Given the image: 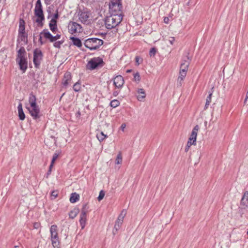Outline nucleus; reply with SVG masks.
I'll return each instance as SVG.
<instances>
[{
  "mask_svg": "<svg viewBox=\"0 0 248 248\" xmlns=\"http://www.w3.org/2000/svg\"><path fill=\"white\" fill-rule=\"evenodd\" d=\"M26 108L34 120H38L40 117V110L36 103V98L32 93L29 95V104L26 105Z\"/></svg>",
  "mask_w": 248,
  "mask_h": 248,
  "instance_id": "1",
  "label": "nucleus"
},
{
  "mask_svg": "<svg viewBox=\"0 0 248 248\" xmlns=\"http://www.w3.org/2000/svg\"><path fill=\"white\" fill-rule=\"evenodd\" d=\"M123 18V15L111 14L105 19L106 27L109 30L115 28L121 22Z\"/></svg>",
  "mask_w": 248,
  "mask_h": 248,
  "instance_id": "2",
  "label": "nucleus"
},
{
  "mask_svg": "<svg viewBox=\"0 0 248 248\" xmlns=\"http://www.w3.org/2000/svg\"><path fill=\"white\" fill-rule=\"evenodd\" d=\"M26 54L25 48L23 47L20 48L17 51V56L16 59V62L19 66L20 69L23 73H25L28 67L27 59L25 57Z\"/></svg>",
  "mask_w": 248,
  "mask_h": 248,
  "instance_id": "3",
  "label": "nucleus"
},
{
  "mask_svg": "<svg viewBox=\"0 0 248 248\" xmlns=\"http://www.w3.org/2000/svg\"><path fill=\"white\" fill-rule=\"evenodd\" d=\"M34 13L35 16L37 17L35 22L38 26L42 27L43 25V22L45 20V16L43 14L41 0H37L35 5Z\"/></svg>",
  "mask_w": 248,
  "mask_h": 248,
  "instance_id": "4",
  "label": "nucleus"
},
{
  "mask_svg": "<svg viewBox=\"0 0 248 248\" xmlns=\"http://www.w3.org/2000/svg\"><path fill=\"white\" fill-rule=\"evenodd\" d=\"M103 41L97 38H89L85 40L84 46L91 50H96L103 44Z\"/></svg>",
  "mask_w": 248,
  "mask_h": 248,
  "instance_id": "5",
  "label": "nucleus"
},
{
  "mask_svg": "<svg viewBox=\"0 0 248 248\" xmlns=\"http://www.w3.org/2000/svg\"><path fill=\"white\" fill-rule=\"evenodd\" d=\"M105 64L102 58L100 57L92 58L87 63L86 68L90 70H93L102 67Z\"/></svg>",
  "mask_w": 248,
  "mask_h": 248,
  "instance_id": "6",
  "label": "nucleus"
},
{
  "mask_svg": "<svg viewBox=\"0 0 248 248\" xmlns=\"http://www.w3.org/2000/svg\"><path fill=\"white\" fill-rule=\"evenodd\" d=\"M109 9L111 14L123 15L121 0H112L109 3Z\"/></svg>",
  "mask_w": 248,
  "mask_h": 248,
  "instance_id": "7",
  "label": "nucleus"
},
{
  "mask_svg": "<svg viewBox=\"0 0 248 248\" xmlns=\"http://www.w3.org/2000/svg\"><path fill=\"white\" fill-rule=\"evenodd\" d=\"M79 20L83 24L86 25L90 24L92 22L91 14L87 11H79L78 13Z\"/></svg>",
  "mask_w": 248,
  "mask_h": 248,
  "instance_id": "8",
  "label": "nucleus"
},
{
  "mask_svg": "<svg viewBox=\"0 0 248 248\" xmlns=\"http://www.w3.org/2000/svg\"><path fill=\"white\" fill-rule=\"evenodd\" d=\"M68 31L70 33L73 34L82 32L83 29L81 25L76 22L70 21L68 26Z\"/></svg>",
  "mask_w": 248,
  "mask_h": 248,
  "instance_id": "9",
  "label": "nucleus"
},
{
  "mask_svg": "<svg viewBox=\"0 0 248 248\" xmlns=\"http://www.w3.org/2000/svg\"><path fill=\"white\" fill-rule=\"evenodd\" d=\"M43 57V55L40 49L36 48L34 50L33 62L35 68H38L39 67Z\"/></svg>",
  "mask_w": 248,
  "mask_h": 248,
  "instance_id": "10",
  "label": "nucleus"
},
{
  "mask_svg": "<svg viewBox=\"0 0 248 248\" xmlns=\"http://www.w3.org/2000/svg\"><path fill=\"white\" fill-rule=\"evenodd\" d=\"M126 215V211L124 210H123L121 214L118 216L116 222L115 224L113 230V233L114 235L116 234L117 231L120 229L121 227L123 221Z\"/></svg>",
  "mask_w": 248,
  "mask_h": 248,
  "instance_id": "11",
  "label": "nucleus"
},
{
  "mask_svg": "<svg viewBox=\"0 0 248 248\" xmlns=\"http://www.w3.org/2000/svg\"><path fill=\"white\" fill-rule=\"evenodd\" d=\"M113 84L118 89H121L124 83L123 77L121 75L116 76L113 79Z\"/></svg>",
  "mask_w": 248,
  "mask_h": 248,
  "instance_id": "12",
  "label": "nucleus"
},
{
  "mask_svg": "<svg viewBox=\"0 0 248 248\" xmlns=\"http://www.w3.org/2000/svg\"><path fill=\"white\" fill-rule=\"evenodd\" d=\"M41 33H43L44 37L46 39H49L51 42H55L61 38V35L59 34L53 36L47 30H44Z\"/></svg>",
  "mask_w": 248,
  "mask_h": 248,
  "instance_id": "13",
  "label": "nucleus"
},
{
  "mask_svg": "<svg viewBox=\"0 0 248 248\" xmlns=\"http://www.w3.org/2000/svg\"><path fill=\"white\" fill-rule=\"evenodd\" d=\"M240 206L242 209H246L248 206V191H245L240 202Z\"/></svg>",
  "mask_w": 248,
  "mask_h": 248,
  "instance_id": "14",
  "label": "nucleus"
},
{
  "mask_svg": "<svg viewBox=\"0 0 248 248\" xmlns=\"http://www.w3.org/2000/svg\"><path fill=\"white\" fill-rule=\"evenodd\" d=\"M79 222L81 229H83L85 228L86 223V212L84 209H82L81 211L80 215Z\"/></svg>",
  "mask_w": 248,
  "mask_h": 248,
  "instance_id": "15",
  "label": "nucleus"
},
{
  "mask_svg": "<svg viewBox=\"0 0 248 248\" xmlns=\"http://www.w3.org/2000/svg\"><path fill=\"white\" fill-rule=\"evenodd\" d=\"M190 63V60L188 57H186L183 60L180 66V70L185 71L187 72L188 68Z\"/></svg>",
  "mask_w": 248,
  "mask_h": 248,
  "instance_id": "16",
  "label": "nucleus"
},
{
  "mask_svg": "<svg viewBox=\"0 0 248 248\" xmlns=\"http://www.w3.org/2000/svg\"><path fill=\"white\" fill-rule=\"evenodd\" d=\"M71 80V75L70 72H66L63 77V78L62 79V84L64 87H67V86L70 83Z\"/></svg>",
  "mask_w": 248,
  "mask_h": 248,
  "instance_id": "17",
  "label": "nucleus"
},
{
  "mask_svg": "<svg viewBox=\"0 0 248 248\" xmlns=\"http://www.w3.org/2000/svg\"><path fill=\"white\" fill-rule=\"evenodd\" d=\"M50 232L51 234V239L59 238L57 225H53L51 226L50 228Z\"/></svg>",
  "mask_w": 248,
  "mask_h": 248,
  "instance_id": "18",
  "label": "nucleus"
},
{
  "mask_svg": "<svg viewBox=\"0 0 248 248\" xmlns=\"http://www.w3.org/2000/svg\"><path fill=\"white\" fill-rule=\"evenodd\" d=\"M137 93L139 94L137 96V99L140 101H142L146 97V93L144 90L142 88L138 89Z\"/></svg>",
  "mask_w": 248,
  "mask_h": 248,
  "instance_id": "19",
  "label": "nucleus"
},
{
  "mask_svg": "<svg viewBox=\"0 0 248 248\" xmlns=\"http://www.w3.org/2000/svg\"><path fill=\"white\" fill-rule=\"evenodd\" d=\"M18 117L20 120L23 121L25 119V115L22 108V105L20 103L17 106Z\"/></svg>",
  "mask_w": 248,
  "mask_h": 248,
  "instance_id": "20",
  "label": "nucleus"
},
{
  "mask_svg": "<svg viewBox=\"0 0 248 248\" xmlns=\"http://www.w3.org/2000/svg\"><path fill=\"white\" fill-rule=\"evenodd\" d=\"M199 130V126L198 125H195L192 129V131L190 135L189 138L196 140L198 134V132Z\"/></svg>",
  "mask_w": 248,
  "mask_h": 248,
  "instance_id": "21",
  "label": "nucleus"
},
{
  "mask_svg": "<svg viewBox=\"0 0 248 248\" xmlns=\"http://www.w3.org/2000/svg\"><path fill=\"white\" fill-rule=\"evenodd\" d=\"M49 27L50 30L54 33L56 32L58 28L57 25V20H54V19H51L49 23Z\"/></svg>",
  "mask_w": 248,
  "mask_h": 248,
  "instance_id": "22",
  "label": "nucleus"
},
{
  "mask_svg": "<svg viewBox=\"0 0 248 248\" xmlns=\"http://www.w3.org/2000/svg\"><path fill=\"white\" fill-rule=\"evenodd\" d=\"M70 40L72 41L73 44L78 47H80L82 46V43L81 40L77 37H71Z\"/></svg>",
  "mask_w": 248,
  "mask_h": 248,
  "instance_id": "23",
  "label": "nucleus"
},
{
  "mask_svg": "<svg viewBox=\"0 0 248 248\" xmlns=\"http://www.w3.org/2000/svg\"><path fill=\"white\" fill-rule=\"evenodd\" d=\"M19 34H25V21L24 20L20 19L19 21V26L18 30Z\"/></svg>",
  "mask_w": 248,
  "mask_h": 248,
  "instance_id": "24",
  "label": "nucleus"
},
{
  "mask_svg": "<svg viewBox=\"0 0 248 248\" xmlns=\"http://www.w3.org/2000/svg\"><path fill=\"white\" fill-rule=\"evenodd\" d=\"M51 241L54 248H60V242L59 238L51 239Z\"/></svg>",
  "mask_w": 248,
  "mask_h": 248,
  "instance_id": "25",
  "label": "nucleus"
},
{
  "mask_svg": "<svg viewBox=\"0 0 248 248\" xmlns=\"http://www.w3.org/2000/svg\"><path fill=\"white\" fill-rule=\"evenodd\" d=\"M79 196L76 193H72L70 198L71 203H75L79 200Z\"/></svg>",
  "mask_w": 248,
  "mask_h": 248,
  "instance_id": "26",
  "label": "nucleus"
},
{
  "mask_svg": "<svg viewBox=\"0 0 248 248\" xmlns=\"http://www.w3.org/2000/svg\"><path fill=\"white\" fill-rule=\"evenodd\" d=\"M187 72H186L185 71H181L180 70L179 72V76L178 78V82H179L180 84L181 85L182 81L185 78Z\"/></svg>",
  "mask_w": 248,
  "mask_h": 248,
  "instance_id": "27",
  "label": "nucleus"
},
{
  "mask_svg": "<svg viewBox=\"0 0 248 248\" xmlns=\"http://www.w3.org/2000/svg\"><path fill=\"white\" fill-rule=\"evenodd\" d=\"M212 93H210L206 98V103L204 106V109H207L211 102Z\"/></svg>",
  "mask_w": 248,
  "mask_h": 248,
  "instance_id": "28",
  "label": "nucleus"
},
{
  "mask_svg": "<svg viewBox=\"0 0 248 248\" xmlns=\"http://www.w3.org/2000/svg\"><path fill=\"white\" fill-rule=\"evenodd\" d=\"M108 136L101 132L96 135V137L99 141H102Z\"/></svg>",
  "mask_w": 248,
  "mask_h": 248,
  "instance_id": "29",
  "label": "nucleus"
},
{
  "mask_svg": "<svg viewBox=\"0 0 248 248\" xmlns=\"http://www.w3.org/2000/svg\"><path fill=\"white\" fill-rule=\"evenodd\" d=\"M120 105V102L118 100L114 99L110 102V105L111 107L115 108Z\"/></svg>",
  "mask_w": 248,
  "mask_h": 248,
  "instance_id": "30",
  "label": "nucleus"
},
{
  "mask_svg": "<svg viewBox=\"0 0 248 248\" xmlns=\"http://www.w3.org/2000/svg\"><path fill=\"white\" fill-rule=\"evenodd\" d=\"M122 162V156L121 153L120 152L117 156L116 159V164H120Z\"/></svg>",
  "mask_w": 248,
  "mask_h": 248,
  "instance_id": "31",
  "label": "nucleus"
},
{
  "mask_svg": "<svg viewBox=\"0 0 248 248\" xmlns=\"http://www.w3.org/2000/svg\"><path fill=\"white\" fill-rule=\"evenodd\" d=\"M80 89H81V85H80V83H79V82L76 83L73 86V90L75 92L79 91L80 90Z\"/></svg>",
  "mask_w": 248,
  "mask_h": 248,
  "instance_id": "32",
  "label": "nucleus"
},
{
  "mask_svg": "<svg viewBox=\"0 0 248 248\" xmlns=\"http://www.w3.org/2000/svg\"><path fill=\"white\" fill-rule=\"evenodd\" d=\"M134 80L137 82H139L140 80V76L138 72L134 74Z\"/></svg>",
  "mask_w": 248,
  "mask_h": 248,
  "instance_id": "33",
  "label": "nucleus"
},
{
  "mask_svg": "<svg viewBox=\"0 0 248 248\" xmlns=\"http://www.w3.org/2000/svg\"><path fill=\"white\" fill-rule=\"evenodd\" d=\"M156 53V49L155 47L152 48L149 52V55L151 57H154Z\"/></svg>",
  "mask_w": 248,
  "mask_h": 248,
  "instance_id": "34",
  "label": "nucleus"
},
{
  "mask_svg": "<svg viewBox=\"0 0 248 248\" xmlns=\"http://www.w3.org/2000/svg\"><path fill=\"white\" fill-rule=\"evenodd\" d=\"M135 62L136 63L137 65H139L142 62V59L139 56H136L135 57Z\"/></svg>",
  "mask_w": 248,
  "mask_h": 248,
  "instance_id": "35",
  "label": "nucleus"
},
{
  "mask_svg": "<svg viewBox=\"0 0 248 248\" xmlns=\"http://www.w3.org/2000/svg\"><path fill=\"white\" fill-rule=\"evenodd\" d=\"M62 43L63 42L61 41H57L54 43L53 46L55 47L59 48L61 47V46Z\"/></svg>",
  "mask_w": 248,
  "mask_h": 248,
  "instance_id": "36",
  "label": "nucleus"
},
{
  "mask_svg": "<svg viewBox=\"0 0 248 248\" xmlns=\"http://www.w3.org/2000/svg\"><path fill=\"white\" fill-rule=\"evenodd\" d=\"M58 192L57 191H55V190L51 192V199H55V198H56L58 196Z\"/></svg>",
  "mask_w": 248,
  "mask_h": 248,
  "instance_id": "37",
  "label": "nucleus"
},
{
  "mask_svg": "<svg viewBox=\"0 0 248 248\" xmlns=\"http://www.w3.org/2000/svg\"><path fill=\"white\" fill-rule=\"evenodd\" d=\"M104 196H105V194H104L103 191L101 190L100 192L99 195L97 198L98 200L99 201H100L101 200H102L103 199V198H104Z\"/></svg>",
  "mask_w": 248,
  "mask_h": 248,
  "instance_id": "38",
  "label": "nucleus"
},
{
  "mask_svg": "<svg viewBox=\"0 0 248 248\" xmlns=\"http://www.w3.org/2000/svg\"><path fill=\"white\" fill-rule=\"evenodd\" d=\"M20 35V39L22 41L25 42L27 40V36L25 34H19Z\"/></svg>",
  "mask_w": 248,
  "mask_h": 248,
  "instance_id": "39",
  "label": "nucleus"
},
{
  "mask_svg": "<svg viewBox=\"0 0 248 248\" xmlns=\"http://www.w3.org/2000/svg\"><path fill=\"white\" fill-rule=\"evenodd\" d=\"M120 90V89H118L117 88H116L115 87V89H114V91L113 92V95L114 97L117 96L119 93Z\"/></svg>",
  "mask_w": 248,
  "mask_h": 248,
  "instance_id": "40",
  "label": "nucleus"
},
{
  "mask_svg": "<svg viewBox=\"0 0 248 248\" xmlns=\"http://www.w3.org/2000/svg\"><path fill=\"white\" fill-rule=\"evenodd\" d=\"M59 17V14L58 11L54 14L53 17L51 19H54V20H57V19Z\"/></svg>",
  "mask_w": 248,
  "mask_h": 248,
  "instance_id": "41",
  "label": "nucleus"
},
{
  "mask_svg": "<svg viewBox=\"0 0 248 248\" xmlns=\"http://www.w3.org/2000/svg\"><path fill=\"white\" fill-rule=\"evenodd\" d=\"M76 214L73 211H71L69 214V217L71 218H74L76 217Z\"/></svg>",
  "mask_w": 248,
  "mask_h": 248,
  "instance_id": "42",
  "label": "nucleus"
},
{
  "mask_svg": "<svg viewBox=\"0 0 248 248\" xmlns=\"http://www.w3.org/2000/svg\"><path fill=\"white\" fill-rule=\"evenodd\" d=\"M58 156H59V154L55 153L53 155L52 158L54 159V160H56L58 158Z\"/></svg>",
  "mask_w": 248,
  "mask_h": 248,
  "instance_id": "43",
  "label": "nucleus"
},
{
  "mask_svg": "<svg viewBox=\"0 0 248 248\" xmlns=\"http://www.w3.org/2000/svg\"><path fill=\"white\" fill-rule=\"evenodd\" d=\"M196 145V144H195L194 143H191V142H190V141H187V144H186L187 146H190V147H191L192 145Z\"/></svg>",
  "mask_w": 248,
  "mask_h": 248,
  "instance_id": "44",
  "label": "nucleus"
},
{
  "mask_svg": "<svg viewBox=\"0 0 248 248\" xmlns=\"http://www.w3.org/2000/svg\"><path fill=\"white\" fill-rule=\"evenodd\" d=\"M125 127H126V124H123L121 127H120V128L122 130V131H124V129L125 128Z\"/></svg>",
  "mask_w": 248,
  "mask_h": 248,
  "instance_id": "45",
  "label": "nucleus"
},
{
  "mask_svg": "<svg viewBox=\"0 0 248 248\" xmlns=\"http://www.w3.org/2000/svg\"><path fill=\"white\" fill-rule=\"evenodd\" d=\"M188 141H190V142H191V143H194L195 144H196V140H194V139L189 138Z\"/></svg>",
  "mask_w": 248,
  "mask_h": 248,
  "instance_id": "46",
  "label": "nucleus"
},
{
  "mask_svg": "<svg viewBox=\"0 0 248 248\" xmlns=\"http://www.w3.org/2000/svg\"><path fill=\"white\" fill-rule=\"evenodd\" d=\"M169 21V18L168 17H165L164 18V23L168 24Z\"/></svg>",
  "mask_w": 248,
  "mask_h": 248,
  "instance_id": "47",
  "label": "nucleus"
},
{
  "mask_svg": "<svg viewBox=\"0 0 248 248\" xmlns=\"http://www.w3.org/2000/svg\"><path fill=\"white\" fill-rule=\"evenodd\" d=\"M51 170H50V169H49L47 172L46 174V177L48 178L49 177V175L51 174Z\"/></svg>",
  "mask_w": 248,
  "mask_h": 248,
  "instance_id": "48",
  "label": "nucleus"
},
{
  "mask_svg": "<svg viewBox=\"0 0 248 248\" xmlns=\"http://www.w3.org/2000/svg\"><path fill=\"white\" fill-rule=\"evenodd\" d=\"M52 0H45L46 4L47 5L50 4Z\"/></svg>",
  "mask_w": 248,
  "mask_h": 248,
  "instance_id": "49",
  "label": "nucleus"
},
{
  "mask_svg": "<svg viewBox=\"0 0 248 248\" xmlns=\"http://www.w3.org/2000/svg\"><path fill=\"white\" fill-rule=\"evenodd\" d=\"M190 146H188L187 145H186V147H185V151L186 152H187L190 148Z\"/></svg>",
  "mask_w": 248,
  "mask_h": 248,
  "instance_id": "50",
  "label": "nucleus"
},
{
  "mask_svg": "<svg viewBox=\"0 0 248 248\" xmlns=\"http://www.w3.org/2000/svg\"><path fill=\"white\" fill-rule=\"evenodd\" d=\"M248 99V91L247 92V93H246V98L245 99V103L246 102V101H247Z\"/></svg>",
  "mask_w": 248,
  "mask_h": 248,
  "instance_id": "51",
  "label": "nucleus"
},
{
  "mask_svg": "<svg viewBox=\"0 0 248 248\" xmlns=\"http://www.w3.org/2000/svg\"><path fill=\"white\" fill-rule=\"evenodd\" d=\"M174 41V38L173 37H172V38H171V40H170V42L172 45V44H173Z\"/></svg>",
  "mask_w": 248,
  "mask_h": 248,
  "instance_id": "52",
  "label": "nucleus"
},
{
  "mask_svg": "<svg viewBox=\"0 0 248 248\" xmlns=\"http://www.w3.org/2000/svg\"><path fill=\"white\" fill-rule=\"evenodd\" d=\"M42 36H40L39 40V41H40V43L41 44H43V42L42 41Z\"/></svg>",
  "mask_w": 248,
  "mask_h": 248,
  "instance_id": "53",
  "label": "nucleus"
},
{
  "mask_svg": "<svg viewBox=\"0 0 248 248\" xmlns=\"http://www.w3.org/2000/svg\"><path fill=\"white\" fill-rule=\"evenodd\" d=\"M55 161H56V160H54V159L52 158L50 164H52L53 165H54V162Z\"/></svg>",
  "mask_w": 248,
  "mask_h": 248,
  "instance_id": "54",
  "label": "nucleus"
},
{
  "mask_svg": "<svg viewBox=\"0 0 248 248\" xmlns=\"http://www.w3.org/2000/svg\"><path fill=\"white\" fill-rule=\"evenodd\" d=\"M55 161H56V160H54V159L52 158L50 164H52L53 165H54V162Z\"/></svg>",
  "mask_w": 248,
  "mask_h": 248,
  "instance_id": "55",
  "label": "nucleus"
},
{
  "mask_svg": "<svg viewBox=\"0 0 248 248\" xmlns=\"http://www.w3.org/2000/svg\"><path fill=\"white\" fill-rule=\"evenodd\" d=\"M53 167V165L52 164H50V166H49V169H50V170L52 171V169Z\"/></svg>",
  "mask_w": 248,
  "mask_h": 248,
  "instance_id": "56",
  "label": "nucleus"
},
{
  "mask_svg": "<svg viewBox=\"0 0 248 248\" xmlns=\"http://www.w3.org/2000/svg\"><path fill=\"white\" fill-rule=\"evenodd\" d=\"M130 71V70H128L127 71V72H129Z\"/></svg>",
  "mask_w": 248,
  "mask_h": 248,
  "instance_id": "57",
  "label": "nucleus"
},
{
  "mask_svg": "<svg viewBox=\"0 0 248 248\" xmlns=\"http://www.w3.org/2000/svg\"><path fill=\"white\" fill-rule=\"evenodd\" d=\"M247 234L248 235V231L247 232Z\"/></svg>",
  "mask_w": 248,
  "mask_h": 248,
  "instance_id": "58",
  "label": "nucleus"
}]
</instances>
